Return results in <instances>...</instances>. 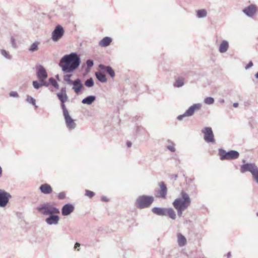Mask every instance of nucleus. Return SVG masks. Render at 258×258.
<instances>
[{"label": "nucleus", "mask_w": 258, "mask_h": 258, "mask_svg": "<svg viewBox=\"0 0 258 258\" xmlns=\"http://www.w3.org/2000/svg\"><path fill=\"white\" fill-rule=\"evenodd\" d=\"M57 96L61 103L66 102L68 99L66 88H62L60 92L57 94Z\"/></svg>", "instance_id": "obj_15"}, {"label": "nucleus", "mask_w": 258, "mask_h": 258, "mask_svg": "<svg viewBox=\"0 0 258 258\" xmlns=\"http://www.w3.org/2000/svg\"><path fill=\"white\" fill-rule=\"evenodd\" d=\"M102 201H105V202H107L108 201V199L106 197H103V198H102Z\"/></svg>", "instance_id": "obj_46"}, {"label": "nucleus", "mask_w": 258, "mask_h": 258, "mask_svg": "<svg viewBox=\"0 0 258 258\" xmlns=\"http://www.w3.org/2000/svg\"><path fill=\"white\" fill-rule=\"evenodd\" d=\"M74 206L71 204H66L62 208V214L63 216H67L73 212Z\"/></svg>", "instance_id": "obj_16"}, {"label": "nucleus", "mask_w": 258, "mask_h": 258, "mask_svg": "<svg viewBox=\"0 0 258 258\" xmlns=\"http://www.w3.org/2000/svg\"><path fill=\"white\" fill-rule=\"evenodd\" d=\"M2 169L0 167V177L2 176Z\"/></svg>", "instance_id": "obj_49"}, {"label": "nucleus", "mask_w": 258, "mask_h": 258, "mask_svg": "<svg viewBox=\"0 0 258 258\" xmlns=\"http://www.w3.org/2000/svg\"><path fill=\"white\" fill-rule=\"evenodd\" d=\"M228 47V42L226 40H223L219 46V51L221 53H224L227 51Z\"/></svg>", "instance_id": "obj_19"}, {"label": "nucleus", "mask_w": 258, "mask_h": 258, "mask_svg": "<svg viewBox=\"0 0 258 258\" xmlns=\"http://www.w3.org/2000/svg\"><path fill=\"white\" fill-rule=\"evenodd\" d=\"M62 70L67 72H71L77 69L78 66H61Z\"/></svg>", "instance_id": "obj_27"}, {"label": "nucleus", "mask_w": 258, "mask_h": 258, "mask_svg": "<svg viewBox=\"0 0 258 258\" xmlns=\"http://www.w3.org/2000/svg\"><path fill=\"white\" fill-rule=\"evenodd\" d=\"M64 103L65 102L61 103V108L63 110V113L64 116L69 114L68 110L67 109Z\"/></svg>", "instance_id": "obj_38"}, {"label": "nucleus", "mask_w": 258, "mask_h": 258, "mask_svg": "<svg viewBox=\"0 0 258 258\" xmlns=\"http://www.w3.org/2000/svg\"><path fill=\"white\" fill-rule=\"evenodd\" d=\"M207 11L204 9L199 10L197 11V16L199 18L206 17Z\"/></svg>", "instance_id": "obj_28"}, {"label": "nucleus", "mask_w": 258, "mask_h": 258, "mask_svg": "<svg viewBox=\"0 0 258 258\" xmlns=\"http://www.w3.org/2000/svg\"><path fill=\"white\" fill-rule=\"evenodd\" d=\"M243 12L249 17H253L256 12V7L255 5H251L243 10Z\"/></svg>", "instance_id": "obj_12"}, {"label": "nucleus", "mask_w": 258, "mask_h": 258, "mask_svg": "<svg viewBox=\"0 0 258 258\" xmlns=\"http://www.w3.org/2000/svg\"><path fill=\"white\" fill-rule=\"evenodd\" d=\"M166 209V208L155 207L152 209V211L154 214L157 215L165 216Z\"/></svg>", "instance_id": "obj_21"}, {"label": "nucleus", "mask_w": 258, "mask_h": 258, "mask_svg": "<svg viewBox=\"0 0 258 258\" xmlns=\"http://www.w3.org/2000/svg\"><path fill=\"white\" fill-rule=\"evenodd\" d=\"M37 209L39 212L46 215L58 214L59 213V211L58 209L48 204H46L41 207H37Z\"/></svg>", "instance_id": "obj_5"}, {"label": "nucleus", "mask_w": 258, "mask_h": 258, "mask_svg": "<svg viewBox=\"0 0 258 258\" xmlns=\"http://www.w3.org/2000/svg\"><path fill=\"white\" fill-rule=\"evenodd\" d=\"M221 160H231L237 159L239 157V153L236 151L231 150L226 152L224 150L220 151Z\"/></svg>", "instance_id": "obj_6"}, {"label": "nucleus", "mask_w": 258, "mask_h": 258, "mask_svg": "<svg viewBox=\"0 0 258 258\" xmlns=\"http://www.w3.org/2000/svg\"><path fill=\"white\" fill-rule=\"evenodd\" d=\"M106 71L112 78H113L115 76V73L110 67L108 66L107 67Z\"/></svg>", "instance_id": "obj_32"}, {"label": "nucleus", "mask_w": 258, "mask_h": 258, "mask_svg": "<svg viewBox=\"0 0 258 258\" xmlns=\"http://www.w3.org/2000/svg\"><path fill=\"white\" fill-rule=\"evenodd\" d=\"M183 79L178 78L174 83V86L176 87H181L183 85Z\"/></svg>", "instance_id": "obj_29"}, {"label": "nucleus", "mask_w": 258, "mask_h": 258, "mask_svg": "<svg viewBox=\"0 0 258 258\" xmlns=\"http://www.w3.org/2000/svg\"><path fill=\"white\" fill-rule=\"evenodd\" d=\"M154 201L152 196H141L138 198L136 202L137 207L144 209L149 207Z\"/></svg>", "instance_id": "obj_3"}, {"label": "nucleus", "mask_w": 258, "mask_h": 258, "mask_svg": "<svg viewBox=\"0 0 258 258\" xmlns=\"http://www.w3.org/2000/svg\"><path fill=\"white\" fill-rule=\"evenodd\" d=\"M86 64H94V61L92 59H88L86 61Z\"/></svg>", "instance_id": "obj_43"}, {"label": "nucleus", "mask_w": 258, "mask_h": 258, "mask_svg": "<svg viewBox=\"0 0 258 258\" xmlns=\"http://www.w3.org/2000/svg\"><path fill=\"white\" fill-rule=\"evenodd\" d=\"M247 64H253L252 62L251 61H250Z\"/></svg>", "instance_id": "obj_50"}, {"label": "nucleus", "mask_w": 258, "mask_h": 258, "mask_svg": "<svg viewBox=\"0 0 258 258\" xmlns=\"http://www.w3.org/2000/svg\"><path fill=\"white\" fill-rule=\"evenodd\" d=\"M95 195V194L94 192L89 190H86L85 191V196L90 198H92Z\"/></svg>", "instance_id": "obj_37"}, {"label": "nucleus", "mask_w": 258, "mask_h": 258, "mask_svg": "<svg viewBox=\"0 0 258 258\" xmlns=\"http://www.w3.org/2000/svg\"><path fill=\"white\" fill-rule=\"evenodd\" d=\"M65 193L63 192H60L58 195V198L59 199H63L64 198H65Z\"/></svg>", "instance_id": "obj_41"}, {"label": "nucleus", "mask_w": 258, "mask_h": 258, "mask_svg": "<svg viewBox=\"0 0 258 258\" xmlns=\"http://www.w3.org/2000/svg\"><path fill=\"white\" fill-rule=\"evenodd\" d=\"M39 189L41 192L44 194H50L52 192L51 186L47 183L42 184Z\"/></svg>", "instance_id": "obj_17"}, {"label": "nucleus", "mask_w": 258, "mask_h": 258, "mask_svg": "<svg viewBox=\"0 0 258 258\" xmlns=\"http://www.w3.org/2000/svg\"><path fill=\"white\" fill-rule=\"evenodd\" d=\"M38 49V43L35 42L33 43L29 49L30 52H34Z\"/></svg>", "instance_id": "obj_30"}, {"label": "nucleus", "mask_w": 258, "mask_h": 258, "mask_svg": "<svg viewBox=\"0 0 258 258\" xmlns=\"http://www.w3.org/2000/svg\"><path fill=\"white\" fill-rule=\"evenodd\" d=\"M255 77L258 79V72L255 74Z\"/></svg>", "instance_id": "obj_51"}, {"label": "nucleus", "mask_w": 258, "mask_h": 258, "mask_svg": "<svg viewBox=\"0 0 258 258\" xmlns=\"http://www.w3.org/2000/svg\"><path fill=\"white\" fill-rule=\"evenodd\" d=\"M165 216H168L170 218H171L172 220H175L176 217L175 212L171 208L166 209Z\"/></svg>", "instance_id": "obj_20"}, {"label": "nucleus", "mask_w": 258, "mask_h": 258, "mask_svg": "<svg viewBox=\"0 0 258 258\" xmlns=\"http://www.w3.org/2000/svg\"><path fill=\"white\" fill-rule=\"evenodd\" d=\"M1 54L4 56L5 58L7 59H10L11 56L9 54V52L4 49H2L0 50Z\"/></svg>", "instance_id": "obj_31"}, {"label": "nucleus", "mask_w": 258, "mask_h": 258, "mask_svg": "<svg viewBox=\"0 0 258 258\" xmlns=\"http://www.w3.org/2000/svg\"><path fill=\"white\" fill-rule=\"evenodd\" d=\"M37 75L41 82H43L47 77V74L46 70L42 67L39 68Z\"/></svg>", "instance_id": "obj_14"}, {"label": "nucleus", "mask_w": 258, "mask_h": 258, "mask_svg": "<svg viewBox=\"0 0 258 258\" xmlns=\"http://www.w3.org/2000/svg\"><path fill=\"white\" fill-rule=\"evenodd\" d=\"M204 134V140L208 143H213L215 142L214 134L212 128L210 127H206L202 130Z\"/></svg>", "instance_id": "obj_8"}, {"label": "nucleus", "mask_w": 258, "mask_h": 258, "mask_svg": "<svg viewBox=\"0 0 258 258\" xmlns=\"http://www.w3.org/2000/svg\"><path fill=\"white\" fill-rule=\"evenodd\" d=\"M81 58L76 52L64 55L60 60L58 64H80Z\"/></svg>", "instance_id": "obj_2"}, {"label": "nucleus", "mask_w": 258, "mask_h": 258, "mask_svg": "<svg viewBox=\"0 0 258 258\" xmlns=\"http://www.w3.org/2000/svg\"><path fill=\"white\" fill-rule=\"evenodd\" d=\"M73 89L76 94H79L82 90L83 88V84L81 83L80 79H78L74 81H73Z\"/></svg>", "instance_id": "obj_13"}, {"label": "nucleus", "mask_w": 258, "mask_h": 258, "mask_svg": "<svg viewBox=\"0 0 258 258\" xmlns=\"http://www.w3.org/2000/svg\"><path fill=\"white\" fill-rule=\"evenodd\" d=\"M11 43L13 47H14V48L16 47V43L15 42V39L13 36H12L11 37Z\"/></svg>", "instance_id": "obj_40"}, {"label": "nucleus", "mask_w": 258, "mask_h": 258, "mask_svg": "<svg viewBox=\"0 0 258 258\" xmlns=\"http://www.w3.org/2000/svg\"><path fill=\"white\" fill-rule=\"evenodd\" d=\"M49 82L55 88H58V85L56 81L54 79H53L52 78H50Z\"/></svg>", "instance_id": "obj_34"}, {"label": "nucleus", "mask_w": 258, "mask_h": 258, "mask_svg": "<svg viewBox=\"0 0 258 258\" xmlns=\"http://www.w3.org/2000/svg\"><path fill=\"white\" fill-rule=\"evenodd\" d=\"M177 242L179 245L182 246L186 243V239L185 237L181 233L177 234Z\"/></svg>", "instance_id": "obj_24"}, {"label": "nucleus", "mask_w": 258, "mask_h": 258, "mask_svg": "<svg viewBox=\"0 0 258 258\" xmlns=\"http://www.w3.org/2000/svg\"><path fill=\"white\" fill-rule=\"evenodd\" d=\"M10 95L12 97H18V93L16 92H11L10 93Z\"/></svg>", "instance_id": "obj_42"}, {"label": "nucleus", "mask_w": 258, "mask_h": 258, "mask_svg": "<svg viewBox=\"0 0 258 258\" xmlns=\"http://www.w3.org/2000/svg\"><path fill=\"white\" fill-rule=\"evenodd\" d=\"M167 148L171 151L172 152H174L175 151V148L173 146H168L167 147Z\"/></svg>", "instance_id": "obj_44"}, {"label": "nucleus", "mask_w": 258, "mask_h": 258, "mask_svg": "<svg viewBox=\"0 0 258 258\" xmlns=\"http://www.w3.org/2000/svg\"><path fill=\"white\" fill-rule=\"evenodd\" d=\"M85 85L87 87H91L94 85V82L92 78L88 79L85 83Z\"/></svg>", "instance_id": "obj_33"}, {"label": "nucleus", "mask_w": 258, "mask_h": 258, "mask_svg": "<svg viewBox=\"0 0 258 258\" xmlns=\"http://www.w3.org/2000/svg\"><path fill=\"white\" fill-rule=\"evenodd\" d=\"M111 41L112 39L111 38L105 37L99 42V45L102 47L108 46L111 42Z\"/></svg>", "instance_id": "obj_22"}, {"label": "nucleus", "mask_w": 258, "mask_h": 258, "mask_svg": "<svg viewBox=\"0 0 258 258\" xmlns=\"http://www.w3.org/2000/svg\"><path fill=\"white\" fill-rule=\"evenodd\" d=\"M33 85L35 88L38 89L42 84L39 83L37 81H33Z\"/></svg>", "instance_id": "obj_39"}, {"label": "nucleus", "mask_w": 258, "mask_h": 258, "mask_svg": "<svg viewBox=\"0 0 258 258\" xmlns=\"http://www.w3.org/2000/svg\"><path fill=\"white\" fill-rule=\"evenodd\" d=\"M201 105L200 104H195L190 106L186 112L182 115H180L177 117L178 120H181L183 117L191 116L195 111L200 109Z\"/></svg>", "instance_id": "obj_9"}, {"label": "nucleus", "mask_w": 258, "mask_h": 258, "mask_svg": "<svg viewBox=\"0 0 258 258\" xmlns=\"http://www.w3.org/2000/svg\"><path fill=\"white\" fill-rule=\"evenodd\" d=\"M95 76L97 79L101 82L105 83L107 81L105 75L101 72H96Z\"/></svg>", "instance_id": "obj_25"}, {"label": "nucleus", "mask_w": 258, "mask_h": 258, "mask_svg": "<svg viewBox=\"0 0 258 258\" xmlns=\"http://www.w3.org/2000/svg\"><path fill=\"white\" fill-rule=\"evenodd\" d=\"M126 145L128 147H130L132 145V143L130 142H127Z\"/></svg>", "instance_id": "obj_47"}, {"label": "nucleus", "mask_w": 258, "mask_h": 258, "mask_svg": "<svg viewBox=\"0 0 258 258\" xmlns=\"http://www.w3.org/2000/svg\"><path fill=\"white\" fill-rule=\"evenodd\" d=\"M95 100V97L93 96H89L84 99L82 102L83 104H92L94 100Z\"/></svg>", "instance_id": "obj_26"}, {"label": "nucleus", "mask_w": 258, "mask_h": 258, "mask_svg": "<svg viewBox=\"0 0 258 258\" xmlns=\"http://www.w3.org/2000/svg\"><path fill=\"white\" fill-rule=\"evenodd\" d=\"M67 126L70 129L75 127L76 124L74 120L71 118L69 114L64 116Z\"/></svg>", "instance_id": "obj_18"}, {"label": "nucleus", "mask_w": 258, "mask_h": 258, "mask_svg": "<svg viewBox=\"0 0 258 258\" xmlns=\"http://www.w3.org/2000/svg\"><path fill=\"white\" fill-rule=\"evenodd\" d=\"M64 31L60 25H57L52 33V39L53 41H57L63 36Z\"/></svg>", "instance_id": "obj_10"}, {"label": "nucleus", "mask_w": 258, "mask_h": 258, "mask_svg": "<svg viewBox=\"0 0 258 258\" xmlns=\"http://www.w3.org/2000/svg\"><path fill=\"white\" fill-rule=\"evenodd\" d=\"M240 171L242 173L249 171L252 175L253 179L258 183V168L254 164L247 163L241 166Z\"/></svg>", "instance_id": "obj_4"}, {"label": "nucleus", "mask_w": 258, "mask_h": 258, "mask_svg": "<svg viewBox=\"0 0 258 258\" xmlns=\"http://www.w3.org/2000/svg\"><path fill=\"white\" fill-rule=\"evenodd\" d=\"M159 186L160 189L157 191V197L159 198H165L167 191V189L165 184L164 182H161L159 183Z\"/></svg>", "instance_id": "obj_11"}, {"label": "nucleus", "mask_w": 258, "mask_h": 258, "mask_svg": "<svg viewBox=\"0 0 258 258\" xmlns=\"http://www.w3.org/2000/svg\"><path fill=\"white\" fill-rule=\"evenodd\" d=\"M214 100L212 97H207L204 100L205 103L208 104H213L214 103Z\"/></svg>", "instance_id": "obj_35"}, {"label": "nucleus", "mask_w": 258, "mask_h": 258, "mask_svg": "<svg viewBox=\"0 0 258 258\" xmlns=\"http://www.w3.org/2000/svg\"><path fill=\"white\" fill-rule=\"evenodd\" d=\"M233 106L235 107H237L238 106V103H234Z\"/></svg>", "instance_id": "obj_48"}, {"label": "nucleus", "mask_w": 258, "mask_h": 258, "mask_svg": "<svg viewBox=\"0 0 258 258\" xmlns=\"http://www.w3.org/2000/svg\"><path fill=\"white\" fill-rule=\"evenodd\" d=\"M80 246V244L79 243L76 242L75 244V248L76 249L78 247Z\"/></svg>", "instance_id": "obj_45"}, {"label": "nucleus", "mask_w": 258, "mask_h": 258, "mask_svg": "<svg viewBox=\"0 0 258 258\" xmlns=\"http://www.w3.org/2000/svg\"><path fill=\"white\" fill-rule=\"evenodd\" d=\"M180 196L181 197L176 199L172 204L174 208L177 210L179 217L182 216L183 211L186 210L191 203V199L185 191L182 190Z\"/></svg>", "instance_id": "obj_1"}, {"label": "nucleus", "mask_w": 258, "mask_h": 258, "mask_svg": "<svg viewBox=\"0 0 258 258\" xmlns=\"http://www.w3.org/2000/svg\"><path fill=\"white\" fill-rule=\"evenodd\" d=\"M11 198V195L4 190L0 189V207H5Z\"/></svg>", "instance_id": "obj_7"}, {"label": "nucleus", "mask_w": 258, "mask_h": 258, "mask_svg": "<svg viewBox=\"0 0 258 258\" xmlns=\"http://www.w3.org/2000/svg\"><path fill=\"white\" fill-rule=\"evenodd\" d=\"M27 101L29 103L33 104V105H35V99L31 96H27Z\"/></svg>", "instance_id": "obj_36"}, {"label": "nucleus", "mask_w": 258, "mask_h": 258, "mask_svg": "<svg viewBox=\"0 0 258 258\" xmlns=\"http://www.w3.org/2000/svg\"><path fill=\"white\" fill-rule=\"evenodd\" d=\"M59 220V217L57 216H50L46 219V222L50 225L57 224Z\"/></svg>", "instance_id": "obj_23"}]
</instances>
